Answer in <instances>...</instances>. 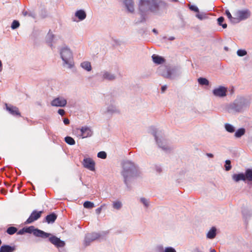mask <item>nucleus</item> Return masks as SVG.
<instances>
[{
  "instance_id": "obj_14",
  "label": "nucleus",
  "mask_w": 252,
  "mask_h": 252,
  "mask_svg": "<svg viewBox=\"0 0 252 252\" xmlns=\"http://www.w3.org/2000/svg\"><path fill=\"white\" fill-rule=\"evenodd\" d=\"M124 4L129 12H133L134 11V2L132 0H125Z\"/></svg>"
},
{
  "instance_id": "obj_50",
  "label": "nucleus",
  "mask_w": 252,
  "mask_h": 252,
  "mask_svg": "<svg viewBox=\"0 0 252 252\" xmlns=\"http://www.w3.org/2000/svg\"><path fill=\"white\" fill-rule=\"evenodd\" d=\"M154 136H155V139H156V141H157V143H158V144H159V143H158V137H157V135H156V133H155V134H154Z\"/></svg>"
},
{
  "instance_id": "obj_52",
  "label": "nucleus",
  "mask_w": 252,
  "mask_h": 252,
  "mask_svg": "<svg viewBox=\"0 0 252 252\" xmlns=\"http://www.w3.org/2000/svg\"><path fill=\"white\" fill-rule=\"evenodd\" d=\"M210 252H216L215 249H211Z\"/></svg>"
},
{
  "instance_id": "obj_33",
  "label": "nucleus",
  "mask_w": 252,
  "mask_h": 252,
  "mask_svg": "<svg viewBox=\"0 0 252 252\" xmlns=\"http://www.w3.org/2000/svg\"><path fill=\"white\" fill-rule=\"evenodd\" d=\"M19 26V22L17 20H14L11 24V27L13 30H14L18 28Z\"/></svg>"
},
{
  "instance_id": "obj_6",
  "label": "nucleus",
  "mask_w": 252,
  "mask_h": 252,
  "mask_svg": "<svg viewBox=\"0 0 252 252\" xmlns=\"http://www.w3.org/2000/svg\"><path fill=\"white\" fill-rule=\"evenodd\" d=\"M5 106L6 110L12 115L21 117V113L17 107L7 103H5Z\"/></svg>"
},
{
  "instance_id": "obj_47",
  "label": "nucleus",
  "mask_w": 252,
  "mask_h": 252,
  "mask_svg": "<svg viewBox=\"0 0 252 252\" xmlns=\"http://www.w3.org/2000/svg\"><path fill=\"white\" fill-rule=\"evenodd\" d=\"M207 156L210 158H213L214 157L213 155L212 154H210V153H207Z\"/></svg>"
},
{
  "instance_id": "obj_46",
  "label": "nucleus",
  "mask_w": 252,
  "mask_h": 252,
  "mask_svg": "<svg viewBox=\"0 0 252 252\" xmlns=\"http://www.w3.org/2000/svg\"><path fill=\"white\" fill-rule=\"evenodd\" d=\"M166 89H167L166 86L165 85V86H162V87H161L162 92L163 93L166 90Z\"/></svg>"
},
{
  "instance_id": "obj_24",
  "label": "nucleus",
  "mask_w": 252,
  "mask_h": 252,
  "mask_svg": "<svg viewBox=\"0 0 252 252\" xmlns=\"http://www.w3.org/2000/svg\"><path fill=\"white\" fill-rule=\"evenodd\" d=\"M18 229L16 227L14 226H10L8 227L6 230V233L9 235H13L15 234Z\"/></svg>"
},
{
  "instance_id": "obj_18",
  "label": "nucleus",
  "mask_w": 252,
  "mask_h": 252,
  "mask_svg": "<svg viewBox=\"0 0 252 252\" xmlns=\"http://www.w3.org/2000/svg\"><path fill=\"white\" fill-rule=\"evenodd\" d=\"M158 4L156 0H153V1L150 3V6L148 8V10L152 12H155L158 10Z\"/></svg>"
},
{
  "instance_id": "obj_13",
  "label": "nucleus",
  "mask_w": 252,
  "mask_h": 252,
  "mask_svg": "<svg viewBox=\"0 0 252 252\" xmlns=\"http://www.w3.org/2000/svg\"><path fill=\"white\" fill-rule=\"evenodd\" d=\"M99 237V235L97 233H92V234H89V235H88L87 236H86V238H85V244H86V245H89V244L98 239V238Z\"/></svg>"
},
{
  "instance_id": "obj_48",
  "label": "nucleus",
  "mask_w": 252,
  "mask_h": 252,
  "mask_svg": "<svg viewBox=\"0 0 252 252\" xmlns=\"http://www.w3.org/2000/svg\"><path fill=\"white\" fill-rule=\"evenodd\" d=\"M167 78H171V73H170V71H168V75L167 76H166Z\"/></svg>"
},
{
  "instance_id": "obj_5",
  "label": "nucleus",
  "mask_w": 252,
  "mask_h": 252,
  "mask_svg": "<svg viewBox=\"0 0 252 252\" xmlns=\"http://www.w3.org/2000/svg\"><path fill=\"white\" fill-rule=\"evenodd\" d=\"M62 60L65 63H68L72 59V54L70 49L67 48H63L61 52Z\"/></svg>"
},
{
  "instance_id": "obj_49",
  "label": "nucleus",
  "mask_w": 252,
  "mask_h": 252,
  "mask_svg": "<svg viewBox=\"0 0 252 252\" xmlns=\"http://www.w3.org/2000/svg\"><path fill=\"white\" fill-rule=\"evenodd\" d=\"M48 36L50 37V38H51V40H52L54 37V35L53 34H48Z\"/></svg>"
},
{
  "instance_id": "obj_23",
  "label": "nucleus",
  "mask_w": 252,
  "mask_h": 252,
  "mask_svg": "<svg viewBox=\"0 0 252 252\" xmlns=\"http://www.w3.org/2000/svg\"><path fill=\"white\" fill-rule=\"evenodd\" d=\"M81 65L87 71H90L92 69L91 63L89 62H84L81 63Z\"/></svg>"
},
{
  "instance_id": "obj_31",
  "label": "nucleus",
  "mask_w": 252,
  "mask_h": 252,
  "mask_svg": "<svg viewBox=\"0 0 252 252\" xmlns=\"http://www.w3.org/2000/svg\"><path fill=\"white\" fill-rule=\"evenodd\" d=\"M224 18L223 17H220L218 19V22L219 25L221 26L223 29H225L227 27L226 24H222L224 21Z\"/></svg>"
},
{
  "instance_id": "obj_20",
  "label": "nucleus",
  "mask_w": 252,
  "mask_h": 252,
  "mask_svg": "<svg viewBox=\"0 0 252 252\" xmlns=\"http://www.w3.org/2000/svg\"><path fill=\"white\" fill-rule=\"evenodd\" d=\"M75 16L77 17L80 20H83L86 18V14L84 11L82 10H79L76 11L75 13Z\"/></svg>"
},
{
  "instance_id": "obj_41",
  "label": "nucleus",
  "mask_w": 252,
  "mask_h": 252,
  "mask_svg": "<svg viewBox=\"0 0 252 252\" xmlns=\"http://www.w3.org/2000/svg\"><path fill=\"white\" fill-rule=\"evenodd\" d=\"M196 17L200 19V20H202L203 19H204L205 17V16L202 14H196Z\"/></svg>"
},
{
  "instance_id": "obj_51",
  "label": "nucleus",
  "mask_w": 252,
  "mask_h": 252,
  "mask_svg": "<svg viewBox=\"0 0 252 252\" xmlns=\"http://www.w3.org/2000/svg\"><path fill=\"white\" fill-rule=\"evenodd\" d=\"M153 32H155V33H156V34H157V33H158V32H157V31L155 29H154L153 30Z\"/></svg>"
},
{
  "instance_id": "obj_7",
  "label": "nucleus",
  "mask_w": 252,
  "mask_h": 252,
  "mask_svg": "<svg viewBox=\"0 0 252 252\" xmlns=\"http://www.w3.org/2000/svg\"><path fill=\"white\" fill-rule=\"evenodd\" d=\"M82 164L85 168L91 171H94L95 170V162L91 158H85Z\"/></svg>"
},
{
  "instance_id": "obj_42",
  "label": "nucleus",
  "mask_w": 252,
  "mask_h": 252,
  "mask_svg": "<svg viewBox=\"0 0 252 252\" xmlns=\"http://www.w3.org/2000/svg\"><path fill=\"white\" fill-rule=\"evenodd\" d=\"M105 205H101L100 207L97 208L95 210L96 213L97 214H99L102 210V207Z\"/></svg>"
},
{
  "instance_id": "obj_55",
  "label": "nucleus",
  "mask_w": 252,
  "mask_h": 252,
  "mask_svg": "<svg viewBox=\"0 0 252 252\" xmlns=\"http://www.w3.org/2000/svg\"><path fill=\"white\" fill-rule=\"evenodd\" d=\"M224 49H225V50H228V48H227V47H225V48H224Z\"/></svg>"
},
{
  "instance_id": "obj_29",
  "label": "nucleus",
  "mask_w": 252,
  "mask_h": 252,
  "mask_svg": "<svg viewBox=\"0 0 252 252\" xmlns=\"http://www.w3.org/2000/svg\"><path fill=\"white\" fill-rule=\"evenodd\" d=\"M103 78L109 80H112L115 79V76L113 74H111L108 72H105L103 74Z\"/></svg>"
},
{
  "instance_id": "obj_12",
  "label": "nucleus",
  "mask_w": 252,
  "mask_h": 252,
  "mask_svg": "<svg viewBox=\"0 0 252 252\" xmlns=\"http://www.w3.org/2000/svg\"><path fill=\"white\" fill-rule=\"evenodd\" d=\"M81 132V137L82 138L90 137L92 135V131L91 129L88 127H82L80 129Z\"/></svg>"
},
{
  "instance_id": "obj_25",
  "label": "nucleus",
  "mask_w": 252,
  "mask_h": 252,
  "mask_svg": "<svg viewBox=\"0 0 252 252\" xmlns=\"http://www.w3.org/2000/svg\"><path fill=\"white\" fill-rule=\"evenodd\" d=\"M65 142L70 145H73L75 144V140L70 136H66L64 138Z\"/></svg>"
},
{
  "instance_id": "obj_21",
  "label": "nucleus",
  "mask_w": 252,
  "mask_h": 252,
  "mask_svg": "<svg viewBox=\"0 0 252 252\" xmlns=\"http://www.w3.org/2000/svg\"><path fill=\"white\" fill-rule=\"evenodd\" d=\"M216 235V229L215 227H212L207 234V237L209 239H213Z\"/></svg>"
},
{
  "instance_id": "obj_22",
  "label": "nucleus",
  "mask_w": 252,
  "mask_h": 252,
  "mask_svg": "<svg viewBox=\"0 0 252 252\" xmlns=\"http://www.w3.org/2000/svg\"><path fill=\"white\" fill-rule=\"evenodd\" d=\"M245 179L249 181H252V169H248L246 170L245 174Z\"/></svg>"
},
{
  "instance_id": "obj_35",
  "label": "nucleus",
  "mask_w": 252,
  "mask_h": 252,
  "mask_svg": "<svg viewBox=\"0 0 252 252\" xmlns=\"http://www.w3.org/2000/svg\"><path fill=\"white\" fill-rule=\"evenodd\" d=\"M106 156H107L106 153L105 152H103V151L99 152L97 154V157L99 158H102V159L106 158Z\"/></svg>"
},
{
  "instance_id": "obj_11",
  "label": "nucleus",
  "mask_w": 252,
  "mask_h": 252,
  "mask_svg": "<svg viewBox=\"0 0 252 252\" xmlns=\"http://www.w3.org/2000/svg\"><path fill=\"white\" fill-rule=\"evenodd\" d=\"M226 89L223 87H220L219 88L213 90V94L217 96L223 97L226 95Z\"/></svg>"
},
{
  "instance_id": "obj_4",
  "label": "nucleus",
  "mask_w": 252,
  "mask_h": 252,
  "mask_svg": "<svg viewBox=\"0 0 252 252\" xmlns=\"http://www.w3.org/2000/svg\"><path fill=\"white\" fill-rule=\"evenodd\" d=\"M43 213V211L33 210L25 222V224H28L33 223L40 218Z\"/></svg>"
},
{
  "instance_id": "obj_39",
  "label": "nucleus",
  "mask_w": 252,
  "mask_h": 252,
  "mask_svg": "<svg viewBox=\"0 0 252 252\" xmlns=\"http://www.w3.org/2000/svg\"><path fill=\"white\" fill-rule=\"evenodd\" d=\"M141 201L146 206H148V201L144 198H141Z\"/></svg>"
},
{
  "instance_id": "obj_44",
  "label": "nucleus",
  "mask_w": 252,
  "mask_h": 252,
  "mask_svg": "<svg viewBox=\"0 0 252 252\" xmlns=\"http://www.w3.org/2000/svg\"><path fill=\"white\" fill-rule=\"evenodd\" d=\"M58 113L61 116H63L64 115L65 112L63 109H59L58 110Z\"/></svg>"
},
{
  "instance_id": "obj_16",
  "label": "nucleus",
  "mask_w": 252,
  "mask_h": 252,
  "mask_svg": "<svg viewBox=\"0 0 252 252\" xmlns=\"http://www.w3.org/2000/svg\"><path fill=\"white\" fill-rule=\"evenodd\" d=\"M57 218V215L53 213L47 215L45 218V220L48 223H53L55 222Z\"/></svg>"
},
{
  "instance_id": "obj_32",
  "label": "nucleus",
  "mask_w": 252,
  "mask_h": 252,
  "mask_svg": "<svg viewBox=\"0 0 252 252\" xmlns=\"http://www.w3.org/2000/svg\"><path fill=\"white\" fill-rule=\"evenodd\" d=\"M225 128L226 130L229 132H233L235 131L234 127L230 124H226L225 125Z\"/></svg>"
},
{
  "instance_id": "obj_54",
  "label": "nucleus",
  "mask_w": 252,
  "mask_h": 252,
  "mask_svg": "<svg viewBox=\"0 0 252 252\" xmlns=\"http://www.w3.org/2000/svg\"><path fill=\"white\" fill-rule=\"evenodd\" d=\"M172 0L173 1H175V2H177L178 1V0Z\"/></svg>"
},
{
  "instance_id": "obj_27",
  "label": "nucleus",
  "mask_w": 252,
  "mask_h": 252,
  "mask_svg": "<svg viewBox=\"0 0 252 252\" xmlns=\"http://www.w3.org/2000/svg\"><path fill=\"white\" fill-rule=\"evenodd\" d=\"M225 14H226L227 18L230 20V21L231 22L234 23H236V16H234V17H232L231 13L229 11V10H226L225 11Z\"/></svg>"
},
{
  "instance_id": "obj_10",
  "label": "nucleus",
  "mask_w": 252,
  "mask_h": 252,
  "mask_svg": "<svg viewBox=\"0 0 252 252\" xmlns=\"http://www.w3.org/2000/svg\"><path fill=\"white\" fill-rule=\"evenodd\" d=\"M52 106L57 107H63L66 104V100L61 97L55 98L51 102Z\"/></svg>"
},
{
  "instance_id": "obj_34",
  "label": "nucleus",
  "mask_w": 252,
  "mask_h": 252,
  "mask_svg": "<svg viewBox=\"0 0 252 252\" xmlns=\"http://www.w3.org/2000/svg\"><path fill=\"white\" fill-rule=\"evenodd\" d=\"M122 203L119 201L114 202L113 203V207L116 209H120L122 207Z\"/></svg>"
},
{
  "instance_id": "obj_1",
  "label": "nucleus",
  "mask_w": 252,
  "mask_h": 252,
  "mask_svg": "<svg viewBox=\"0 0 252 252\" xmlns=\"http://www.w3.org/2000/svg\"><path fill=\"white\" fill-rule=\"evenodd\" d=\"M24 230L26 233H32L35 236L42 238H46L51 235L50 233H48L38 228H35L34 226L25 227Z\"/></svg>"
},
{
  "instance_id": "obj_26",
  "label": "nucleus",
  "mask_w": 252,
  "mask_h": 252,
  "mask_svg": "<svg viewBox=\"0 0 252 252\" xmlns=\"http://www.w3.org/2000/svg\"><path fill=\"white\" fill-rule=\"evenodd\" d=\"M245 129L243 128H239L235 133V136L236 137H240L245 134Z\"/></svg>"
},
{
  "instance_id": "obj_28",
  "label": "nucleus",
  "mask_w": 252,
  "mask_h": 252,
  "mask_svg": "<svg viewBox=\"0 0 252 252\" xmlns=\"http://www.w3.org/2000/svg\"><path fill=\"white\" fill-rule=\"evenodd\" d=\"M198 83L202 85H208L209 84V81L205 78H199L198 79Z\"/></svg>"
},
{
  "instance_id": "obj_2",
  "label": "nucleus",
  "mask_w": 252,
  "mask_h": 252,
  "mask_svg": "<svg viewBox=\"0 0 252 252\" xmlns=\"http://www.w3.org/2000/svg\"><path fill=\"white\" fill-rule=\"evenodd\" d=\"M124 170L122 172V175L124 177V182L126 184H127V177L131 174L134 169L133 164L129 161L125 162L123 165Z\"/></svg>"
},
{
  "instance_id": "obj_15",
  "label": "nucleus",
  "mask_w": 252,
  "mask_h": 252,
  "mask_svg": "<svg viewBox=\"0 0 252 252\" xmlns=\"http://www.w3.org/2000/svg\"><path fill=\"white\" fill-rule=\"evenodd\" d=\"M16 250L15 246L2 245L0 248V252H13Z\"/></svg>"
},
{
  "instance_id": "obj_9",
  "label": "nucleus",
  "mask_w": 252,
  "mask_h": 252,
  "mask_svg": "<svg viewBox=\"0 0 252 252\" xmlns=\"http://www.w3.org/2000/svg\"><path fill=\"white\" fill-rule=\"evenodd\" d=\"M50 236L51 237H49V240L52 244L58 248L64 246L65 243L63 241L61 240L60 238L55 236H53L51 234Z\"/></svg>"
},
{
  "instance_id": "obj_37",
  "label": "nucleus",
  "mask_w": 252,
  "mask_h": 252,
  "mask_svg": "<svg viewBox=\"0 0 252 252\" xmlns=\"http://www.w3.org/2000/svg\"><path fill=\"white\" fill-rule=\"evenodd\" d=\"M237 53L239 56L242 57L247 54V52L244 50L240 49L237 51Z\"/></svg>"
},
{
  "instance_id": "obj_36",
  "label": "nucleus",
  "mask_w": 252,
  "mask_h": 252,
  "mask_svg": "<svg viewBox=\"0 0 252 252\" xmlns=\"http://www.w3.org/2000/svg\"><path fill=\"white\" fill-rule=\"evenodd\" d=\"M225 168L226 171H229L231 169V162L229 160H226L225 161Z\"/></svg>"
},
{
  "instance_id": "obj_38",
  "label": "nucleus",
  "mask_w": 252,
  "mask_h": 252,
  "mask_svg": "<svg viewBox=\"0 0 252 252\" xmlns=\"http://www.w3.org/2000/svg\"><path fill=\"white\" fill-rule=\"evenodd\" d=\"M164 252H176V251L173 248L168 247L165 248Z\"/></svg>"
},
{
  "instance_id": "obj_30",
  "label": "nucleus",
  "mask_w": 252,
  "mask_h": 252,
  "mask_svg": "<svg viewBox=\"0 0 252 252\" xmlns=\"http://www.w3.org/2000/svg\"><path fill=\"white\" fill-rule=\"evenodd\" d=\"M84 207L85 208L91 209L94 207V204L89 201H85L83 204Z\"/></svg>"
},
{
  "instance_id": "obj_43",
  "label": "nucleus",
  "mask_w": 252,
  "mask_h": 252,
  "mask_svg": "<svg viewBox=\"0 0 252 252\" xmlns=\"http://www.w3.org/2000/svg\"><path fill=\"white\" fill-rule=\"evenodd\" d=\"M25 227L22 228V229L20 230L18 232H17V234H19V235H22L24 233H26L25 232Z\"/></svg>"
},
{
  "instance_id": "obj_17",
  "label": "nucleus",
  "mask_w": 252,
  "mask_h": 252,
  "mask_svg": "<svg viewBox=\"0 0 252 252\" xmlns=\"http://www.w3.org/2000/svg\"><path fill=\"white\" fill-rule=\"evenodd\" d=\"M232 179L234 181L236 182L241 180L244 181H246L245 174L243 173H240L237 174H235L232 176Z\"/></svg>"
},
{
  "instance_id": "obj_3",
  "label": "nucleus",
  "mask_w": 252,
  "mask_h": 252,
  "mask_svg": "<svg viewBox=\"0 0 252 252\" xmlns=\"http://www.w3.org/2000/svg\"><path fill=\"white\" fill-rule=\"evenodd\" d=\"M251 14V11L248 9L237 11L234 14V16H236V23L248 19L250 17Z\"/></svg>"
},
{
  "instance_id": "obj_53",
  "label": "nucleus",
  "mask_w": 252,
  "mask_h": 252,
  "mask_svg": "<svg viewBox=\"0 0 252 252\" xmlns=\"http://www.w3.org/2000/svg\"><path fill=\"white\" fill-rule=\"evenodd\" d=\"M169 39H170V40H173V39H174V37H170Z\"/></svg>"
},
{
  "instance_id": "obj_45",
  "label": "nucleus",
  "mask_w": 252,
  "mask_h": 252,
  "mask_svg": "<svg viewBox=\"0 0 252 252\" xmlns=\"http://www.w3.org/2000/svg\"><path fill=\"white\" fill-rule=\"evenodd\" d=\"M63 123L65 125H67L69 124V120L67 118H65L63 120Z\"/></svg>"
},
{
  "instance_id": "obj_19",
  "label": "nucleus",
  "mask_w": 252,
  "mask_h": 252,
  "mask_svg": "<svg viewBox=\"0 0 252 252\" xmlns=\"http://www.w3.org/2000/svg\"><path fill=\"white\" fill-rule=\"evenodd\" d=\"M152 59L153 62L157 64H161L165 62V59L163 58L156 55L152 56Z\"/></svg>"
},
{
  "instance_id": "obj_8",
  "label": "nucleus",
  "mask_w": 252,
  "mask_h": 252,
  "mask_svg": "<svg viewBox=\"0 0 252 252\" xmlns=\"http://www.w3.org/2000/svg\"><path fill=\"white\" fill-rule=\"evenodd\" d=\"M153 0H139L138 5L139 10L144 12L148 10V8Z\"/></svg>"
},
{
  "instance_id": "obj_40",
  "label": "nucleus",
  "mask_w": 252,
  "mask_h": 252,
  "mask_svg": "<svg viewBox=\"0 0 252 252\" xmlns=\"http://www.w3.org/2000/svg\"><path fill=\"white\" fill-rule=\"evenodd\" d=\"M189 8L192 11H194L196 12H199L198 8L195 6L191 5V6H190Z\"/></svg>"
}]
</instances>
